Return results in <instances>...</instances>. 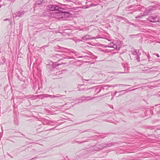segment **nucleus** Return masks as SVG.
<instances>
[{"mask_svg": "<svg viewBox=\"0 0 160 160\" xmlns=\"http://www.w3.org/2000/svg\"><path fill=\"white\" fill-rule=\"evenodd\" d=\"M143 15H138L137 16H136L135 17L136 18H140L141 19L142 18V17H143Z\"/></svg>", "mask_w": 160, "mask_h": 160, "instance_id": "obj_9", "label": "nucleus"}, {"mask_svg": "<svg viewBox=\"0 0 160 160\" xmlns=\"http://www.w3.org/2000/svg\"><path fill=\"white\" fill-rule=\"evenodd\" d=\"M48 97H51V98H56V95H48Z\"/></svg>", "mask_w": 160, "mask_h": 160, "instance_id": "obj_10", "label": "nucleus"}, {"mask_svg": "<svg viewBox=\"0 0 160 160\" xmlns=\"http://www.w3.org/2000/svg\"><path fill=\"white\" fill-rule=\"evenodd\" d=\"M63 56L61 54H56L52 57V58L56 61H59L63 59L62 58H64Z\"/></svg>", "mask_w": 160, "mask_h": 160, "instance_id": "obj_4", "label": "nucleus"}, {"mask_svg": "<svg viewBox=\"0 0 160 160\" xmlns=\"http://www.w3.org/2000/svg\"><path fill=\"white\" fill-rule=\"evenodd\" d=\"M148 19L149 20L150 22H159L160 21V18L156 15H155L154 17L152 16L149 17Z\"/></svg>", "mask_w": 160, "mask_h": 160, "instance_id": "obj_2", "label": "nucleus"}, {"mask_svg": "<svg viewBox=\"0 0 160 160\" xmlns=\"http://www.w3.org/2000/svg\"><path fill=\"white\" fill-rule=\"evenodd\" d=\"M62 95H56V98H60L62 97Z\"/></svg>", "mask_w": 160, "mask_h": 160, "instance_id": "obj_13", "label": "nucleus"}, {"mask_svg": "<svg viewBox=\"0 0 160 160\" xmlns=\"http://www.w3.org/2000/svg\"><path fill=\"white\" fill-rule=\"evenodd\" d=\"M117 91L115 92V94L117 93Z\"/></svg>", "mask_w": 160, "mask_h": 160, "instance_id": "obj_19", "label": "nucleus"}, {"mask_svg": "<svg viewBox=\"0 0 160 160\" xmlns=\"http://www.w3.org/2000/svg\"><path fill=\"white\" fill-rule=\"evenodd\" d=\"M58 16L60 18H64L68 17L69 13L67 12H58L57 13Z\"/></svg>", "mask_w": 160, "mask_h": 160, "instance_id": "obj_3", "label": "nucleus"}, {"mask_svg": "<svg viewBox=\"0 0 160 160\" xmlns=\"http://www.w3.org/2000/svg\"><path fill=\"white\" fill-rule=\"evenodd\" d=\"M113 97L112 98H111V100L113 99Z\"/></svg>", "mask_w": 160, "mask_h": 160, "instance_id": "obj_20", "label": "nucleus"}, {"mask_svg": "<svg viewBox=\"0 0 160 160\" xmlns=\"http://www.w3.org/2000/svg\"><path fill=\"white\" fill-rule=\"evenodd\" d=\"M24 14L23 12H18L14 13L13 15V18H16L17 17H21Z\"/></svg>", "mask_w": 160, "mask_h": 160, "instance_id": "obj_6", "label": "nucleus"}, {"mask_svg": "<svg viewBox=\"0 0 160 160\" xmlns=\"http://www.w3.org/2000/svg\"><path fill=\"white\" fill-rule=\"evenodd\" d=\"M98 38H99L98 36L94 37H92L91 35H86L82 38V39L84 41H87L89 39H95Z\"/></svg>", "mask_w": 160, "mask_h": 160, "instance_id": "obj_5", "label": "nucleus"}, {"mask_svg": "<svg viewBox=\"0 0 160 160\" xmlns=\"http://www.w3.org/2000/svg\"><path fill=\"white\" fill-rule=\"evenodd\" d=\"M82 30L83 31H88V28H85L82 29Z\"/></svg>", "mask_w": 160, "mask_h": 160, "instance_id": "obj_11", "label": "nucleus"}, {"mask_svg": "<svg viewBox=\"0 0 160 160\" xmlns=\"http://www.w3.org/2000/svg\"><path fill=\"white\" fill-rule=\"evenodd\" d=\"M105 147H104V148ZM104 147H102V148H103Z\"/></svg>", "mask_w": 160, "mask_h": 160, "instance_id": "obj_22", "label": "nucleus"}, {"mask_svg": "<svg viewBox=\"0 0 160 160\" xmlns=\"http://www.w3.org/2000/svg\"><path fill=\"white\" fill-rule=\"evenodd\" d=\"M155 55L158 58H159L160 57L159 55L157 53H156L155 54Z\"/></svg>", "mask_w": 160, "mask_h": 160, "instance_id": "obj_14", "label": "nucleus"}, {"mask_svg": "<svg viewBox=\"0 0 160 160\" xmlns=\"http://www.w3.org/2000/svg\"><path fill=\"white\" fill-rule=\"evenodd\" d=\"M86 98H89V99H93V98H94L95 97H92V98H91L90 97H86Z\"/></svg>", "mask_w": 160, "mask_h": 160, "instance_id": "obj_12", "label": "nucleus"}, {"mask_svg": "<svg viewBox=\"0 0 160 160\" xmlns=\"http://www.w3.org/2000/svg\"><path fill=\"white\" fill-rule=\"evenodd\" d=\"M122 86H129V85H126V84H122Z\"/></svg>", "mask_w": 160, "mask_h": 160, "instance_id": "obj_15", "label": "nucleus"}, {"mask_svg": "<svg viewBox=\"0 0 160 160\" xmlns=\"http://www.w3.org/2000/svg\"><path fill=\"white\" fill-rule=\"evenodd\" d=\"M47 9L51 11H58L60 8L58 6L55 5H49L47 6Z\"/></svg>", "mask_w": 160, "mask_h": 160, "instance_id": "obj_1", "label": "nucleus"}, {"mask_svg": "<svg viewBox=\"0 0 160 160\" xmlns=\"http://www.w3.org/2000/svg\"><path fill=\"white\" fill-rule=\"evenodd\" d=\"M120 91V92H122V91Z\"/></svg>", "mask_w": 160, "mask_h": 160, "instance_id": "obj_21", "label": "nucleus"}, {"mask_svg": "<svg viewBox=\"0 0 160 160\" xmlns=\"http://www.w3.org/2000/svg\"><path fill=\"white\" fill-rule=\"evenodd\" d=\"M108 47L110 48H112L114 49H119V47H118L117 45L114 44L113 42H111L108 44Z\"/></svg>", "mask_w": 160, "mask_h": 160, "instance_id": "obj_7", "label": "nucleus"}, {"mask_svg": "<svg viewBox=\"0 0 160 160\" xmlns=\"http://www.w3.org/2000/svg\"><path fill=\"white\" fill-rule=\"evenodd\" d=\"M125 73V72H119V73Z\"/></svg>", "mask_w": 160, "mask_h": 160, "instance_id": "obj_16", "label": "nucleus"}, {"mask_svg": "<svg viewBox=\"0 0 160 160\" xmlns=\"http://www.w3.org/2000/svg\"><path fill=\"white\" fill-rule=\"evenodd\" d=\"M82 56H80V57H78V58H82Z\"/></svg>", "mask_w": 160, "mask_h": 160, "instance_id": "obj_17", "label": "nucleus"}, {"mask_svg": "<svg viewBox=\"0 0 160 160\" xmlns=\"http://www.w3.org/2000/svg\"><path fill=\"white\" fill-rule=\"evenodd\" d=\"M43 1V0H38V1H37V4L39 5H41Z\"/></svg>", "mask_w": 160, "mask_h": 160, "instance_id": "obj_8", "label": "nucleus"}, {"mask_svg": "<svg viewBox=\"0 0 160 160\" xmlns=\"http://www.w3.org/2000/svg\"><path fill=\"white\" fill-rule=\"evenodd\" d=\"M82 98H85V97H84V96H82Z\"/></svg>", "mask_w": 160, "mask_h": 160, "instance_id": "obj_18", "label": "nucleus"}]
</instances>
